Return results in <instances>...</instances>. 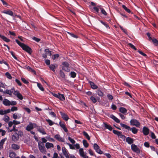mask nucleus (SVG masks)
Returning <instances> with one entry per match:
<instances>
[{"label":"nucleus","instance_id":"nucleus-61","mask_svg":"<svg viewBox=\"0 0 158 158\" xmlns=\"http://www.w3.org/2000/svg\"><path fill=\"white\" fill-rule=\"evenodd\" d=\"M18 110V108L17 107L13 106H12L11 109V110L12 111H17Z\"/></svg>","mask_w":158,"mask_h":158},{"label":"nucleus","instance_id":"nucleus-10","mask_svg":"<svg viewBox=\"0 0 158 158\" xmlns=\"http://www.w3.org/2000/svg\"><path fill=\"white\" fill-rule=\"evenodd\" d=\"M54 138L60 142H64L65 140L64 138L60 137V135L59 134H57L55 135Z\"/></svg>","mask_w":158,"mask_h":158},{"label":"nucleus","instance_id":"nucleus-34","mask_svg":"<svg viewBox=\"0 0 158 158\" xmlns=\"http://www.w3.org/2000/svg\"><path fill=\"white\" fill-rule=\"evenodd\" d=\"M59 75L60 76L63 78H65V75L64 72L61 70H60L59 71Z\"/></svg>","mask_w":158,"mask_h":158},{"label":"nucleus","instance_id":"nucleus-35","mask_svg":"<svg viewBox=\"0 0 158 158\" xmlns=\"http://www.w3.org/2000/svg\"><path fill=\"white\" fill-rule=\"evenodd\" d=\"M122 7L125 10L126 12L128 13H130L131 12L130 10L127 8L125 5H123Z\"/></svg>","mask_w":158,"mask_h":158},{"label":"nucleus","instance_id":"nucleus-52","mask_svg":"<svg viewBox=\"0 0 158 158\" xmlns=\"http://www.w3.org/2000/svg\"><path fill=\"white\" fill-rule=\"evenodd\" d=\"M128 45L129 46V47H131V48L134 49L135 50H137V48L132 44H131V43H129Z\"/></svg>","mask_w":158,"mask_h":158},{"label":"nucleus","instance_id":"nucleus-44","mask_svg":"<svg viewBox=\"0 0 158 158\" xmlns=\"http://www.w3.org/2000/svg\"><path fill=\"white\" fill-rule=\"evenodd\" d=\"M46 121L48 123L50 126H52L54 124V123L49 119H46Z\"/></svg>","mask_w":158,"mask_h":158},{"label":"nucleus","instance_id":"nucleus-64","mask_svg":"<svg viewBox=\"0 0 158 158\" xmlns=\"http://www.w3.org/2000/svg\"><path fill=\"white\" fill-rule=\"evenodd\" d=\"M17 98L21 100H22L23 99V97L22 95L20 93L17 96Z\"/></svg>","mask_w":158,"mask_h":158},{"label":"nucleus","instance_id":"nucleus-39","mask_svg":"<svg viewBox=\"0 0 158 158\" xmlns=\"http://www.w3.org/2000/svg\"><path fill=\"white\" fill-rule=\"evenodd\" d=\"M68 34L70 35L72 37H73L75 38H78V36L75 34H74L73 33H71L69 32H67Z\"/></svg>","mask_w":158,"mask_h":158},{"label":"nucleus","instance_id":"nucleus-14","mask_svg":"<svg viewBox=\"0 0 158 158\" xmlns=\"http://www.w3.org/2000/svg\"><path fill=\"white\" fill-rule=\"evenodd\" d=\"M37 131L41 133L43 135H45L46 134L44 129L41 127L38 126L37 128Z\"/></svg>","mask_w":158,"mask_h":158},{"label":"nucleus","instance_id":"nucleus-63","mask_svg":"<svg viewBox=\"0 0 158 158\" xmlns=\"http://www.w3.org/2000/svg\"><path fill=\"white\" fill-rule=\"evenodd\" d=\"M21 80L25 84H28L29 83V82L24 78H21Z\"/></svg>","mask_w":158,"mask_h":158},{"label":"nucleus","instance_id":"nucleus-51","mask_svg":"<svg viewBox=\"0 0 158 158\" xmlns=\"http://www.w3.org/2000/svg\"><path fill=\"white\" fill-rule=\"evenodd\" d=\"M45 52L47 54H48L49 56L52 55V52L48 49H46L45 50Z\"/></svg>","mask_w":158,"mask_h":158},{"label":"nucleus","instance_id":"nucleus-28","mask_svg":"<svg viewBox=\"0 0 158 158\" xmlns=\"http://www.w3.org/2000/svg\"><path fill=\"white\" fill-rule=\"evenodd\" d=\"M12 148L15 150H18L19 149L20 147L18 145L15 144H13L11 145Z\"/></svg>","mask_w":158,"mask_h":158},{"label":"nucleus","instance_id":"nucleus-48","mask_svg":"<svg viewBox=\"0 0 158 158\" xmlns=\"http://www.w3.org/2000/svg\"><path fill=\"white\" fill-rule=\"evenodd\" d=\"M15 153L14 152H10L9 153V156L11 158H13L15 156Z\"/></svg>","mask_w":158,"mask_h":158},{"label":"nucleus","instance_id":"nucleus-56","mask_svg":"<svg viewBox=\"0 0 158 158\" xmlns=\"http://www.w3.org/2000/svg\"><path fill=\"white\" fill-rule=\"evenodd\" d=\"M138 52L141 55H142L144 57H147V55L145 54V53L143 52L142 51H141L140 50H138Z\"/></svg>","mask_w":158,"mask_h":158},{"label":"nucleus","instance_id":"nucleus-47","mask_svg":"<svg viewBox=\"0 0 158 158\" xmlns=\"http://www.w3.org/2000/svg\"><path fill=\"white\" fill-rule=\"evenodd\" d=\"M97 93L100 96H103V93L100 90L98 89L97 91Z\"/></svg>","mask_w":158,"mask_h":158},{"label":"nucleus","instance_id":"nucleus-38","mask_svg":"<svg viewBox=\"0 0 158 158\" xmlns=\"http://www.w3.org/2000/svg\"><path fill=\"white\" fill-rule=\"evenodd\" d=\"M154 45L156 46H158V41L156 39H152L151 40Z\"/></svg>","mask_w":158,"mask_h":158},{"label":"nucleus","instance_id":"nucleus-54","mask_svg":"<svg viewBox=\"0 0 158 158\" xmlns=\"http://www.w3.org/2000/svg\"><path fill=\"white\" fill-rule=\"evenodd\" d=\"M10 53L15 59L18 60L17 58L15 56V53L13 51H10Z\"/></svg>","mask_w":158,"mask_h":158},{"label":"nucleus","instance_id":"nucleus-19","mask_svg":"<svg viewBox=\"0 0 158 158\" xmlns=\"http://www.w3.org/2000/svg\"><path fill=\"white\" fill-rule=\"evenodd\" d=\"M110 117L114 120L116 123H119L120 122V120L116 118L113 114L110 115Z\"/></svg>","mask_w":158,"mask_h":158},{"label":"nucleus","instance_id":"nucleus-27","mask_svg":"<svg viewBox=\"0 0 158 158\" xmlns=\"http://www.w3.org/2000/svg\"><path fill=\"white\" fill-rule=\"evenodd\" d=\"M17 113H15L13 114V118L15 119H19L21 117V115H18V116H17Z\"/></svg>","mask_w":158,"mask_h":158},{"label":"nucleus","instance_id":"nucleus-58","mask_svg":"<svg viewBox=\"0 0 158 158\" xmlns=\"http://www.w3.org/2000/svg\"><path fill=\"white\" fill-rule=\"evenodd\" d=\"M9 117L7 115H5V117L3 118L4 121L6 122H7L9 121Z\"/></svg>","mask_w":158,"mask_h":158},{"label":"nucleus","instance_id":"nucleus-33","mask_svg":"<svg viewBox=\"0 0 158 158\" xmlns=\"http://www.w3.org/2000/svg\"><path fill=\"white\" fill-rule=\"evenodd\" d=\"M79 151L80 155L81 156L84 157L85 155L83 151V149L82 148H81L79 149Z\"/></svg>","mask_w":158,"mask_h":158},{"label":"nucleus","instance_id":"nucleus-22","mask_svg":"<svg viewBox=\"0 0 158 158\" xmlns=\"http://www.w3.org/2000/svg\"><path fill=\"white\" fill-rule=\"evenodd\" d=\"M103 124L104 125V127L106 129H108L110 131H111L112 130V127L109 124H108L106 123H104Z\"/></svg>","mask_w":158,"mask_h":158},{"label":"nucleus","instance_id":"nucleus-36","mask_svg":"<svg viewBox=\"0 0 158 158\" xmlns=\"http://www.w3.org/2000/svg\"><path fill=\"white\" fill-rule=\"evenodd\" d=\"M59 56V55L58 54L52 55V59L53 60H55L56 59L58 58Z\"/></svg>","mask_w":158,"mask_h":158},{"label":"nucleus","instance_id":"nucleus-8","mask_svg":"<svg viewBox=\"0 0 158 158\" xmlns=\"http://www.w3.org/2000/svg\"><path fill=\"white\" fill-rule=\"evenodd\" d=\"M33 125L36 126L35 123H32L31 122H30L29 124L28 125L26 128V130L28 131H31V130L34 128Z\"/></svg>","mask_w":158,"mask_h":158},{"label":"nucleus","instance_id":"nucleus-11","mask_svg":"<svg viewBox=\"0 0 158 158\" xmlns=\"http://www.w3.org/2000/svg\"><path fill=\"white\" fill-rule=\"evenodd\" d=\"M149 129L146 127H144L143 129V133L145 135H148L149 132Z\"/></svg>","mask_w":158,"mask_h":158},{"label":"nucleus","instance_id":"nucleus-49","mask_svg":"<svg viewBox=\"0 0 158 158\" xmlns=\"http://www.w3.org/2000/svg\"><path fill=\"white\" fill-rule=\"evenodd\" d=\"M15 41L17 43L21 48L24 44V43L20 42L18 40L16 39Z\"/></svg>","mask_w":158,"mask_h":158},{"label":"nucleus","instance_id":"nucleus-6","mask_svg":"<svg viewBox=\"0 0 158 158\" xmlns=\"http://www.w3.org/2000/svg\"><path fill=\"white\" fill-rule=\"evenodd\" d=\"M131 150L133 152L137 154H139L140 152V150L135 144H132L131 145Z\"/></svg>","mask_w":158,"mask_h":158},{"label":"nucleus","instance_id":"nucleus-24","mask_svg":"<svg viewBox=\"0 0 158 158\" xmlns=\"http://www.w3.org/2000/svg\"><path fill=\"white\" fill-rule=\"evenodd\" d=\"M101 6H95L94 7V9L95 11L94 12L96 14H97L99 13V10H100V8H101Z\"/></svg>","mask_w":158,"mask_h":158},{"label":"nucleus","instance_id":"nucleus-23","mask_svg":"<svg viewBox=\"0 0 158 158\" xmlns=\"http://www.w3.org/2000/svg\"><path fill=\"white\" fill-rule=\"evenodd\" d=\"M0 38L2 39L4 41L6 42H9L10 41V40L9 39L7 38L4 36L1 35V34H0Z\"/></svg>","mask_w":158,"mask_h":158},{"label":"nucleus","instance_id":"nucleus-57","mask_svg":"<svg viewBox=\"0 0 158 158\" xmlns=\"http://www.w3.org/2000/svg\"><path fill=\"white\" fill-rule=\"evenodd\" d=\"M15 127H16V126H15V125H14L13 126V129L10 130V132H11L13 131H18V130L16 129L15 128Z\"/></svg>","mask_w":158,"mask_h":158},{"label":"nucleus","instance_id":"nucleus-3","mask_svg":"<svg viewBox=\"0 0 158 158\" xmlns=\"http://www.w3.org/2000/svg\"><path fill=\"white\" fill-rule=\"evenodd\" d=\"M113 132L114 134L117 135L118 137L122 139L123 140L125 139L126 137L125 135L122 134V132L113 130Z\"/></svg>","mask_w":158,"mask_h":158},{"label":"nucleus","instance_id":"nucleus-15","mask_svg":"<svg viewBox=\"0 0 158 158\" xmlns=\"http://www.w3.org/2000/svg\"><path fill=\"white\" fill-rule=\"evenodd\" d=\"M126 141L129 144H132L134 142V139L133 138L130 137H127L126 138Z\"/></svg>","mask_w":158,"mask_h":158},{"label":"nucleus","instance_id":"nucleus-55","mask_svg":"<svg viewBox=\"0 0 158 158\" xmlns=\"http://www.w3.org/2000/svg\"><path fill=\"white\" fill-rule=\"evenodd\" d=\"M90 99L94 103H95L97 102V100L96 98L93 96L91 97Z\"/></svg>","mask_w":158,"mask_h":158},{"label":"nucleus","instance_id":"nucleus-2","mask_svg":"<svg viewBox=\"0 0 158 158\" xmlns=\"http://www.w3.org/2000/svg\"><path fill=\"white\" fill-rule=\"evenodd\" d=\"M21 48L23 50L28 53L29 54H31L32 52L33 51L31 48L29 46L25 44H24Z\"/></svg>","mask_w":158,"mask_h":158},{"label":"nucleus","instance_id":"nucleus-53","mask_svg":"<svg viewBox=\"0 0 158 158\" xmlns=\"http://www.w3.org/2000/svg\"><path fill=\"white\" fill-rule=\"evenodd\" d=\"M100 22L103 24V25H104L107 28H110V27H109V26H108V25L106 23H105L104 22H103L102 21V20H100Z\"/></svg>","mask_w":158,"mask_h":158},{"label":"nucleus","instance_id":"nucleus-46","mask_svg":"<svg viewBox=\"0 0 158 158\" xmlns=\"http://www.w3.org/2000/svg\"><path fill=\"white\" fill-rule=\"evenodd\" d=\"M94 148L96 151H97V150L99 149L100 147L97 143H95L94 145Z\"/></svg>","mask_w":158,"mask_h":158},{"label":"nucleus","instance_id":"nucleus-30","mask_svg":"<svg viewBox=\"0 0 158 158\" xmlns=\"http://www.w3.org/2000/svg\"><path fill=\"white\" fill-rule=\"evenodd\" d=\"M131 130L132 133L135 134H137L138 131V130L134 127L131 128Z\"/></svg>","mask_w":158,"mask_h":158},{"label":"nucleus","instance_id":"nucleus-26","mask_svg":"<svg viewBox=\"0 0 158 158\" xmlns=\"http://www.w3.org/2000/svg\"><path fill=\"white\" fill-rule=\"evenodd\" d=\"M45 147L47 149H48L51 148H53L54 145L52 143L47 142L46 143Z\"/></svg>","mask_w":158,"mask_h":158},{"label":"nucleus","instance_id":"nucleus-32","mask_svg":"<svg viewBox=\"0 0 158 158\" xmlns=\"http://www.w3.org/2000/svg\"><path fill=\"white\" fill-rule=\"evenodd\" d=\"M83 134L88 140H89L90 139V137L86 132L84 131L83 132Z\"/></svg>","mask_w":158,"mask_h":158},{"label":"nucleus","instance_id":"nucleus-20","mask_svg":"<svg viewBox=\"0 0 158 158\" xmlns=\"http://www.w3.org/2000/svg\"><path fill=\"white\" fill-rule=\"evenodd\" d=\"M59 124L61 127L63 129L65 132H67L68 131V130L64 123H61V122L60 121L59 122Z\"/></svg>","mask_w":158,"mask_h":158},{"label":"nucleus","instance_id":"nucleus-59","mask_svg":"<svg viewBox=\"0 0 158 158\" xmlns=\"http://www.w3.org/2000/svg\"><path fill=\"white\" fill-rule=\"evenodd\" d=\"M15 81L19 86H21L22 85V83L19 80L17 79H16Z\"/></svg>","mask_w":158,"mask_h":158},{"label":"nucleus","instance_id":"nucleus-25","mask_svg":"<svg viewBox=\"0 0 158 158\" xmlns=\"http://www.w3.org/2000/svg\"><path fill=\"white\" fill-rule=\"evenodd\" d=\"M10 101L7 99H5L3 101V103L6 106L10 105Z\"/></svg>","mask_w":158,"mask_h":158},{"label":"nucleus","instance_id":"nucleus-42","mask_svg":"<svg viewBox=\"0 0 158 158\" xmlns=\"http://www.w3.org/2000/svg\"><path fill=\"white\" fill-rule=\"evenodd\" d=\"M76 73L73 71H72L70 72V75L71 76V77L74 78L76 77Z\"/></svg>","mask_w":158,"mask_h":158},{"label":"nucleus","instance_id":"nucleus-21","mask_svg":"<svg viewBox=\"0 0 158 158\" xmlns=\"http://www.w3.org/2000/svg\"><path fill=\"white\" fill-rule=\"evenodd\" d=\"M120 125L122 127L127 129L128 131H131V128L130 127L122 123H120Z\"/></svg>","mask_w":158,"mask_h":158},{"label":"nucleus","instance_id":"nucleus-17","mask_svg":"<svg viewBox=\"0 0 158 158\" xmlns=\"http://www.w3.org/2000/svg\"><path fill=\"white\" fill-rule=\"evenodd\" d=\"M119 111L121 113L126 115L127 112V110L124 107H120L119 109Z\"/></svg>","mask_w":158,"mask_h":158},{"label":"nucleus","instance_id":"nucleus-7","mask_svg":"<svg viewBox=\"0 0 158 158\" xmlns=\"http://www.w3.org/2000/svg\"><path fill=\"white\" fill-rule=\"evenodd\" d=\"M131 125L135 126L137 127H139L140 125V123L136 119H132L130 121Z\"/></svg>","mask_w":158,"mask_h":158},{"label":"nucleus","instance_id":"nucleus-5","mask_svg":"<svg viewBox=\"0 0 158 158\" xmlns=\"http://www.w3.org/2000/svg\"><path fill=\"white\" fill-rule=\"evenodd\" d=\"M38 145L39 148L41 152L44 153L46 152L44 144L40 141H38Z\"/></svg>","mask_w":158,"mask_h":158},{"label":"nucleus","instance_id":"nucleus-50","mask_svg":"<svg viewBox=\"0 0 158 158\" xmlns=\"http://www.w3.org/2000/svg\"><path fill=\"white\" fill-rule=\"evenodd\" d=\"M5 75L6 77L10 79H12V76L11 74L8 72H6L5 73Z\"/></svg>","mask_w":158,"mask_h":158},{"label":"nucleus","instance_id":"nucleus-9","mask_svg":"<svg viewBox=\"0 0 158 158\" xmlns=\"http://www.w3.org/2000/svg\"><path fill=\"white\" fill-rule=\"evenodd\" d=\"M62 152L64 155L65 156L66 158H69V153L64 147H62Z\"/></svg>","mask_w":158,"mask_h":158},{"label":"nucleus","instance_id":"nucleus-4","mask_svg":"<svg viewBox=\"0 0 158 158\" xmlns=\"http://www.w3.org/2000/svg\"><path fill=\"white\" fill-rule=\"evenodd\" d=\"M52 94L54 97L58 98L61 101H64L65 100V98L64 95L63 94L58 93V94H56L54 93H52Z\"/></svg>","mask_w":158,"mask_h":158},{"label":"nucleus","instance_id":"nucleus-12","mask_svg":"<svg viewBox=\"0 0 158 158\" xmlns=\"http://www.w3.org/2000/svg\"><path fill=\"white\" fill-rule=\"evenodd\" d=\"M60 113L63 119L65 121H67L69 119V117L68 115L62 112H60Z\"/></svg>","mask_w":158,"mask_h":158},{"label":"nucleus","instance_id":"nucleus-29","mask_svg":"<svg viewBox=\"0 0 158 158\" xmlns=\"http://www.w3.org/2000/svg\"><path fill=\"white\" fill-rule=\"evenodd\" d=\"M100 10H101V13L103 14L105 16H106L107 15V13L106 12L105 10L102 8V6H101V8H100Z\"/></svg>","mask_w":158,"mask_h":158},{"label":"nucleus","instance_id":"nucleus-13","mask_svg":"<svg viewBox=\"0 0 158 158\" xmlns=\"http://www.w3.org/2000/svg\"><path fill=\"white\" fill-rule=\"evenodd\" d=\"M2 13L6 14L9 15L10 16H14L13 12L10 10H4L2 11Z\"/></svg>","mask_w":158,"mask_h":158},{"label":"nucleus","instance_id":"nucleus-1","mask_svg":"<svg viewBox=\"0 0 158 158\" xmlns=\"http://www.w3.org/2000/svg\"><path fill=\"white\" fill-rule=\"evenodd\" d=\"M63 66L62 67V70L67 72H69L70 70V68L69 67V64L67 61H64L62 63Z\"/></svg>","mask_w":158,"mask_h":158},{"label":"nucleus","instance_id":"nucleus-43","mask_svg":"<svg viewBox=\"0 0 158 158\" xmlns=\"http://www.w3.org/2000/svg\"><path fill=\"white\" fill-rule=\"evenodd\" d=\"M83 143L84 146L85 148H87L89 146V144L87 143V141L85 140H83Z\"/></svg>","mask_w":158,"mask_h":158},{"label":"nucleus","instance_id":"nucleus-16","mask_svg":"<svg viewBox=\"0 0 158 158\" xmlns=\"http://www.w3.org/2000/svg\"><path fill=\"white\" fill-rule=\"evenodd\" d=\"M19 138V136L17 133H15L12 135V139L13 141H16Z\"/></svg>","mask_w":158,"mask_h":158},{"label":"nucleus","instance_id":"nucleus-62","mask_svg":"<svg viewBox=\"0 0 158 158\" xmlns=\"http://www.w3.org/2000/svg\"><path fill=\"white\" fill-rule=\"evenodd\" d=\"M68 139L73 144H74L75 143V141L73 139H72L70 137H68Z\"/></svg>","mask_w":158,"mask_h":158},{"label":"nucleus","instance_id":"nucleus-45","mask_svg":"<svg viewBox=\"0 0 158 158\" xmlns=\"http://www.w3.org/2000/svg\"><path fill=\"white\" fill-rule=\"evenodd\" d=\"M4 94H9L10 95H11L12 92L10 90L6 89L5 91L3 92Z\"/></svg>","mask_w":158,"mask_h":158},{"label":"nucleus","instance_id":"nucleus-60","mask_svg":"<svg viewBox=\"0 0 158 158\" xmlns=\"http://www.w3.org/2000/svg\"><path fill=\"white\" fill-rule=\"evenodd\" d=\"M32 39L37 42H39L41 40L40 39L38 38L35 37H34Z\"/></svg>","mask_w":158,"mask_h":158},{"label":"nucleus","instance_id":"nucleus-18","mask_svg":"<svg viewBox=\"0 0 158 158\" xmlns=\"http://www.w3.org/2000/svg\"><path fill=\"white\" fill-rule=\"evenodd\" d=\"M89 83L90 85L91 88L93 89H96L98 88V86L96 85L94 82L91 81H89Z\"/></svg>","mask_w":158,"mask_h":158},{"label":"nucleus","instance_id":"nucleus-40","mask_svg":"<svg viewBox=\"0 0 158 158\" xmlns=\"http://www.w3.org/2000/svg\"><path fill=\"white\" fill-rule=\"evenodd\" d=\"M6 138H5L4 139H2L0 142V148H2L3 145L4 144L5 140H6Z\"/></svg>","mask_w":158,"mask_h":158},{"label":"nucleus","instance_id":"nucleus-31","mask_svg":"<svg viewBox=\"0 0 158 158\" xmlns=\"http://www.w3.org/2000/svg\"><path fill=\"white\" fill-rule=\"evenodd\" d=\"M50 69L53 72H55L56 70V66L54 64H51L49 66Z\"/></svg>","mask_w":158,"mask_h":158},{"label":"nucleus","instance_id":"nucleus-41","mask_svg":"<svg viewBox=\"0 0 158 158\" xmlns=\"http://www.w3.org/2000/svg\"><path fill=\"white\" fill-rule=\"evenodd\" d=\"M26 68L29 71H31V72L34 73H35V74L36 73V72H35V71L34 70L32 69L30 66H27Z\"/></svg>","mask_w":158,"mask_h":158},{"label":"nucleus","instance_id":"nucleus-37","mask_svg":"<svg viewBox=\"0 0 158 158\" xmlns=\"http://www.w3.org/2000/svg\"><path fill=\"white\" fill-rule=\"evenodd\" d=\"M37 85L41 90L43 91H44V89L41 84L37 83Z\"/></svg>","mask_w":158,"mask_h":158}]
</instances>
